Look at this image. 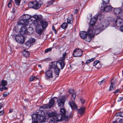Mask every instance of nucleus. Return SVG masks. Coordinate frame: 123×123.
<instances>
[{"instance_id": "obj_1", "label": "nucleus", "mask_w": 123, "mask_h": 123, "mask_svg": "<svg viewBox=\"0 0 123 123\" xmlns=\"http://www.w3.org/2000/svg\"><path fill=\"white\" fill-rule=\"evenodd\" d=\"M66 54V52H65L63 53V54L62 57L61 58V60H59V61L58 62H57L56 61L52 62L49 69L52 70V69H54L56 68H58L57 64H58L61 66V69H62L65 65L64 61L65 60Z\"/></svg>"}, {"instance_id": "obj_2", "label": "nucleus", "mask_w": 123, "mask_h": 123, "mask_svg": "<svg viewBox=\"0 0 123 123\" xmlns=\"http://www.w3.org/2000/svg\"><path fill=\"white\" fill-rule=\"evenodd\" d=\"M26 30L25 27H21L20 31V34L17 35L15 36V39L18 43L22 44L25 41V38L23 36L26 32Z\"/></svg>"}, {"instance_id": "obj_3", "label": "nucleus", "mask_w": 123, "mask_h": 123, "mask_svg": "<svg viewBox=\"0 0 123 123\" xmlns=\"http://www.w3.org/2000/svg\"><path fill=\"white\" fill-rule=\"evenodd\" d=\"M98 28V26H89L87 33L88 35H92V36H94V35H97L101 32V30L102 29V28Z\"/></svg>"}, {"instance_id": "obj_4", "label": "nucleus", "mask_w": 123, "mask_h": 123, "mask_svg": "<svg viewBox=\"0 0 123 123\" xmlns=\"http://www.w3.org/2000/svg\"><path fill=\"white\" fill-rule=\"evenodd\" d=\"M33 17L36 19L39 20L41 26L43 28H45L48 25V23L47 22L42 20L43 17L42 16L35 15L33 16Z\"/></svg>"}, {"instance_id": "obj_5", "label": "nucleus", "mask_w": 123, "mask_h": 123, "mask_svg": "<svg viewBox=\"0 0 123 123\" xmlns=\"http://www.w3.org/2000/svg\"><path fill=\"white\" fill-rule=\"evenodd\" d=\"M72 95L73 98L72 97L71 98V100L69 101L68 104L73 110H76L78 108L77 105L74 102L76 95L75 94H73Z\"/></svg>"}, {"instance_id": "obj_6", "label": "nucleus", "mask_w": 123, "mask_h": 123, "mask_svg": "<svg viewBox=\"0 0 123 123\" xmlns=\"http://www.w3.org/2000/svg\"><path fill=\"white\" fill-rule=\"evenodd\" d=\"M101 20L100 24L97 25V26L98 28L102 29L101 30V31L109 25L110 22L107 20L103 19H101Z\"/></svg>"}, {"instance_id": "obj_7", "label": "nucleus", "mask_w": 123, "mask_h": 123, "mask_svg": "<svg viewBox=\"0 0 123 123\" xmlns=\"http://www.w3.org/2000/svg\"><path fill=\"white\" fill-rule=\"evenodd\" d=\"M43 115V114H33L32 117H33L34 115H35L36 116H34V117H33L34 119L36 120V118L37 121H38L37 119H38L40 122L43 123L45 122L46 120V118Z\"/></svg>"}, {"instance_id": "obj_8", "label": "nucleus", "mask_w": 123, "mask_h": 123, "mask_svg": "<svg viewBox=\"0 0 123 123\" xmlns=\"http://www.w3.org/2000/svg\"><path fill=\"white\" fill-rule=\"evenodd\" d=\"M45 78L46 80H52L53 78L52 70L49 69L45 72Z\"/></svg>"}, {"instance_id": "obj_9", "label": "nucleus", "mask_w": 123, "mask_h": 123, "mask_svg": "<svg viewBox=\"0 0 123 123\" xmlns=\"http://www.w3.org/2000/svg\"><path fill=\"white\" fill-rule=\"evenodd\" d=\"M65 101V98L64 96L61 97L58 99L57 101L58 106L60 107H63Z\"/></svg>"}, {"instance_id": "obj_10", "label": "nucleus", "mask_w": 123, "mask_h": 123, "mask_svg": "<svg viewBox=\"0 0 123 123\" xmlns=\"http://www.w3.org/2000/svg\"><path fill=\"white\" fill-rule=\"evenodd\" d=\"M113 12L115 15L117 17H120L121 16L122 13V10L119 8H115L114 9Z\"/></svg>"}, {"instance_id": "obj_11", "label": "nucleus", "mask_w": 123, "mask_h": 123, "mask_svg": "<svg viewBox=\"0 0 123 123\" xmlns=\"http://www.w3.org/2000/svg\"><path fill=\"white\" fill-rule=\"evenodd\" d=\"M35 42V39L33 38H30L25 43L27 49H28L33 45L34 44Z\"/></svg>"}, {"instance_id": "obj_12", "label": "nucleus", "mask_w": 123, "mask_h": 123, "mask_svg": "<svg viewBox=\"0 0 123 123\" xmlns=\"http://www.w3.org/2000/svg\"><path fill=\"white\" fill-rule=\"evenodd\" d=\"M83 54L82 50L80 49H76L74 51L73 55L74 56L80 57Z\"/></svg>"}, {"instance_id": "obj_13", "label": "nucleus", "mask_w": 123, "mask_h": 123, "mask_svg": "<svg viewBox=\"0 0 123 123\" xmlns=\"http://www.w3.org/2000/svg\"><path fill=\"white\" fill-rule=\"evenodd\" d=\"M29 22L26 21L25 19L22 17L20 18V20L18 21V25H27L29 23Z\"/></svg>"}, {"instance_id": "obj_14", "label": "nucleus", "mask_w": 123, "mask_h": 123, "mask_svg": "<svg viewBox=\"0 0 123 123\" xmlns=\"http://www.w3.org/2000/svg\"><path fill=\"white\" fill-rule=\"evenodd\" d=\"M32 8L35 9H39L41 6V4L37 1H34L31 2Z\"/></svg>"}, {"instance_id": "obj_15", "label": "nucleus", "mask_w": 123, "mask_h": 123, "mask_svg": "<svg viewBox=\"0 0 123 123\" xmlns=\"http://www.w3.org/2000/svg\"><path fill=\"white\" fill-rule=\"evenodd\" d=\"M115 22L117 27H120L121 26L123 25V20L121 18H118L117 19Z\"/></svg>"}, {"instance_id": "obj_16", "label": "nucleus", "mask_w": 123, "mask_h": 123, "mask_svg": "<svg viewBox=\"0 0 123 123\" xmlns=\"http://www.w3.org/2000/svg\"><path fill=\"white\" fill-rule=\"evenodd\" d=\"M113 7L110 5L106 6L104 7L103 11L105 12H108L111 11Z\"/></svg>"}, {"instance_id": "obj_17", "label": "nucleus", "mask_w": 123, "mask_h": 123, "mask_svg": "<svg viewBox=\"0 0 123 123\" xmlns=\"http://www.w3.org/2000/svg\"><path fill=\"white\" fill-rule=\"evenodd\" d=\"M85 108L84 107H81L79 109L77 110V112L81 115L84 113L85 111Z\"/></svg>"}, {"instance_id": "obj_18", "label": "nucleus", "mask_w": 123, "mask_h": 123, "mask_svg": "<svg viewBox=\"0 0 123 123\" xmlns=\"http://www.w3.org/2000/svg\"><path fill=\"white\" fill-rule=\"evenodd\" d=\"M34 21L33 22V25L36 27V28H39L41 27V25H40V22L39 23V20H37Z\"/></svg>"}, {"instance_id": "obj_19", "label": "nucleus", "mask_w": 123, "mask_h": 123, "mask_svg": "<svg viewBox=\"0 0 123 123\" xmlns=\"http://www.w3.org/2000/svg\"><path fill=\"white\" fill-rule=\"evenodd\" d=\"M97 19L95 18H92L90 21L89 26H96L95 25H94L97 21Z\"/></svg>"}, {"instance_id": "obj_20", "label": "nucleus", "mask_w": 123, "mask_h": 123, "mask_svg": "<svg viewBox=\"0 0 123 123\" xmlns=\"http://www.w3.org/2000/svg\"><path fill=\"white\" fill-rule=\"evenodd\" d=\"M80 35L81 38L83 39H84L86 38L87 36V33L84 31L80 32Z\"/></svg>"}, {"instance_id": "obj_21", "label": "nucleus", "mask_w": 123, "mask_h": 123, "mask_svg": "<svg viewBox=\"0 0 123 123\" xmlns=\"http://www.w3.org/2000/svg\"><path fill=\"white\" fill-rule=\"evenodd\" d=\"M22 17L25 19L26 21H29L28 19H30L31 18L33 17V16H31L27 14H24L22 16Z\"/></svg>"}, {"instance_id": "obj_22", "label": "nucleus", "mask_w": 123, "mask_h": 123, "mask_svg": "<svg viewBox=\"0 0 123 123\" xmlns=\"http://www.w3.org/2000/svg\"><path fill=\"white\" fill-rule=\"evenodd\" d=\"M62 115L61 114H60L58 115H56L55 117V120L56 121H59L62 119Z\"/></svg>"}, {"instance_id": "obj_23", "label": "nucleus", "mask_w": 123, "mask_h": 123, "mask_svg": "<svg viewBox=\"0 0 123 123\" xmlns=\"http://www.w3.org/2000/svg\"><path fill=\"white\" fill-rule=\"evenodd\" d=\"M98 60H96L93 63V65L94 66H95L96 68H99L101 67V65L100 64Z\"/></svg>"}, {"instance_id": "obj_24", "label": "nucleus", "mask_w": 123, "mask_h": 123, "mask_svg": "<svg viewBox=\"0 0 123 123\" xmlns=\"http://www.w3.org/2000/svg\"><path fill=\"white\" fill-rule=\"evenodd\" d=\"M41 112L42 114V113H43L44 115V116L45 115L46 116V115H48L49 117H55V116L56 115V114L54 112L49 113L48 114H44L43 111H41Z\"/></svg>"}, {"instance_id": "obj_25", "label": "nucleus", "mask_w": 123, "mask_h": 123, "mask_svg": "<svg viewBox=\"0 0 123 123\" xmlns=\"http://www.w3.org/2000/svg\"><path fill=\"white\" fill-rule=\"evenodd\" d=\"M27 31L28 34L30 35L33 33V29L31 27H29L27 29Z\"/></svg>"}, {"instance_id": "obj_26", "label": "nucleus", "mask_w": 123, "mask_h": 123, "mask_svg": "<svg viewBox=\"0 0 123 123\" xmlns=\"http://www.w3.org/2000/svg\"><path fill=\"white\" fill-rule=\"evenodd\" d=\"M54 73L55 74V76L56 77H58L59 74V73L60 72V69L59 68H56L55 69H54Z\"/></svg>"}, {"instance_id": "obj_27", "label": "nucleus", "mask_w": 123, "mask_h": 123, "mask_svg": "<svg viewBox=\"0 0 123 123\" xmlns=\"http://www.w3.org/2000/svg\"><path fill=\"white\" fill-rule=\"evenodd\" d=\"M55 103V101L54 99L53 98L51 99L49 101V104L48 105L50 106V108L52 107Z\"/></svg>"}, {"instance_id": "obj_28", "label": "nucleus", "mask_w": 123, "mask_h": 123, "mask_svg": "<svg viewBox=\"0 0 123 123\" xmlns=\"http://www.w3.org/2000/svg\"><path fill=\"white\" fill-rule=\"evenodd\" d=\"M73 18L72 15L69 16L67 18V22L68 24H71L73 23Z\"/></svg>"}, {"instance_id": "obj_29", "label": "nucleus", "mask_w": 123, "mask_h": 123, "mask_svg": "<svg viewBox=\"0 0 123 123\" xmlns=\"http://www.w3.org/2000/svg\"><path fill=\"white\" fill-rule=\"evenodd\" d=\"M23 54L24 56L26 57L29 56L30 54L29 52L25 50L23 52Z\"/></svg>"}, {"instance_id": "obj_30", "label": "nucleus", "mask_w": 123, "mask_h": 123, "mask_svg": "<svg viewBox=\"0 0 123 123\" xmlns=\"http://www.w3.org/2000/svg\"><path fill=\"white\" fill-rule=\"evenodd\" d=\"M7 82L6 80H2L1 81V83L0 84V86H6L7 85Z\"/></svg>"}, {"instance_id": "obj_31", "label": "nucleus", "mask_w": 123, "mask_h": 123, "mask_svg": "<svg viewBox=\"0 0 123 123\" xmlns=\"http://www.w3.org/2000/svg\"><path fill=\"white\" fill-rule=\"evenodd\" d=\"M49 105H48L45 104L43 105L42 107H41V108H42L43 109H50V107Z\"/></svg>"}, {"instance_id": "obj_32", "label": "nucleus", "mask_w": 123, "mask_h": 123, "mask_svg": "<svg viewBox=\"0 0 123 123\" xmlns=\"http://www.w3.org/2000/svg\"><path fill=\"white\" fill-rule=\"evenodd\" d=\"M94 36H92V35H88V37H86V41L87 42H90L92 39V38Z\"/></svg>"}, {"instance_id": "obj_33", "label": "nucleus", "mask_w": 123, "mask_h": 123, "mask_svg": "<svg viewBox=\"0 0 123 123\" xmlns=\"http://www.w3.org/2000/svg\"><path fill=\"white\" fill-rule=\"evenodd\" d=\"M96 57H93L91 59L87 60L86 61V63L88 64L90 63L91 62L93 61L96 58Z\"/></svg>"}, {"instance_id": "obj_34", "label": "nucleus", "mask_w": 123, "mask_h": 123, "mask_svg": "<svg viewBox=\"0 0 123 123\" xmlns=\"http://www.w3.org/2000/svg\"><path fill=\"white\" fill-rule=\"evenodd\" d=\"M60 111L62 115H64L66 113V110L65 108H62L60 109Z\"/></svg>"}, {"instance_id": "obj_35", "label": "nucleus", "mask_w": 123, "mask_h": 123, "mask_svg": "<svg viewBox=\"0 0 123 123\" xmlns=\"http://www.w3.org/2000/svg\"><path fill=\"white\" fill-rule=\"evenodd\" d=\"M123 112L121 113L120 114L117 115V116H120L123 117ZM119 123H123V119H121L119 120Z\"/></svg>"}, {"instance_id": "obj_36", "label": "nucleus", "mask_w": 123, "mask_h": 123, "mask_svg": "<svg viewBox=\"0 0 123 123\" xmlns=\"http://www.w3.org/2000/svg\"><path fill=\"white\" fill-rule=\"evenodd\" d=\"M54 1V0H50L48 2V4L46 6V7H49L51 5H52L53 2Z\"/></svg>"}, {"instance_id": "obj_37", "label": "nucleus", "mask_w": 123, "mask_h": 123, "mask_svg": "<svg viewBox=\"0 0 123 123\" xmlns=\"http://www.w3.org/2000/svg\"><path fill=\"white\" fill-rule=\"evenodd\" d=\"M68 26V24L66 23H63L61 25V27L63 29H65L67 28Z\"/></svg>"}, {"instance_id": "obj_38", "label": "nucleus", "mask_w": 123, "mask_h": 123, "mask_svg": "<svg viewBox=\"0 0 123 123\" xmlns=\"http://www.w3.org/2000/svg\"><path fill=\"white\" fill-rule=\"evenodd\" d=\"M110 0H103L102 4L103 6H105L106 4H108Z\"/></svg>"}, {"instance_id": "obj_39", "label": "nucleus", "mask_w": 123, "mask_h": 123, "mask_svg": "<svg viewBox=\"0 0 123 123\" xmlns=\"http://www.w3.org/2000/svg\"><path fill=\"white\" fill-rule=\"evenodd\" d=\"M39 28H36V30L37 33L41 34L42 32V30L41 28L39 29Z\"/></svg>"}, {"instance_id": "obj_40", "label": "nucleus", "mask_w": 123, "mask_h": 123, "mask_svg": "<svg viewBox=\"0 0 123 123\" xmlns=\"http://www.w3.org/2000/svg\"><path fill=\"white\" fill-rule=\"evenodd\" d=\"M55 117H52L50 119L49 123H55Z\"/></svg>"}, {"instance_id": "obj_41", "label": "nucleus", "mask_w": 123, "mask_h": 123, "mask_svg": "<svg viewBox=\"0 0 123 123\" xmlns=\"http://www.w3.org/2000/svg\"><path fill=\"white\" fill-rule=\"evenodd\" d=\"M37 79V78L36 77V76H31L30 77L29 79V81L30 82H32L35 79Z\"/></svg>"}, {"instance_id": "obj_42", "label": "nucleus", "mask_w": 123, "mask_h": 123, "mask_svg": "<svg viewBox=\"0 0 123 123\" xmlns=\"http://www.w3.org/2000/svg\"><path fill=\"white\" fill-rule=\"evenodd\" d=\"M36 116L35 115H34L33 116V117H32V121L33 122H32V123H38V121H37V119H36V120L34 119V118H33L34 116Z\"/></svg>"}, {"instance_id": "obj_43", "label": "nucleus", "mask_w": 123, "mask_h": 123, "mask_svg": "<svg viewBox=\"0 0 123 123\" xmlns=\"http://www.w3.org/2000/svg\"><path fill=\"white\" fill-rule=\"evenodd\" d=\"M3 87H1L0 88V91H2L3 90H7L8 89V88L5 86H3Z\"/></svg>"}, {"instance_id": "obj_44", "label": "nucleus", "mask_w": 123, "mask_h": 123, "mask_svg": "<svg viewBox=\"0 0 123 123\" xmlns=\"http://www.w3.org/2000/svg\"><path fill=\"white\" fill-rule=\"evenodd\" d=\"M69 92L70 93L72 94L71 98L72 97V98H73L72 97V95L73 94H75L74 92V90L73 89H70L69 90Z\"/></svg>"}, {"instance_id": "obj_45", "label": "nucleus", "mask_w": 123, "mask_h": 123, "mask_svg": "<svg viewBox=\"0 0 123 123\" xmlns=\"http://www.w3.org/2000/svg\"><path fill=\"white\" fill-rule=\"evenodd\" d=\"M16 4L18 6L19 5L21 1V0H14Z\"/></svg>"}, {"instance_id": "obj_46", "label": "nucleus", "mask_w": 123, "mask_h": 123, "mask_svg": "<svg viewBox=\"0 0 123 123\" xmlns=\"http://www.w3.org/2000/svg\"><path fill=\"white\" fill-rule=\"evenodd\" d=\"M13 0H10V1L8 3V7H11L12 6V2Z\"/></svg>"}, {"instance_id": "obj_47", "label": "nucleus", "mask_w": 123, "mask_h": 123, "mask_svg": "<svg viewBox=\"0 0 123 123\" xmlns=\"http://www.w3.org/2000/svg\"><path fill=\"white\" fill-rule=\"evenodd\" d=\"M52 49V48L51 47L45 50V53H47L49 51H51Z\"/></svg>"}, {"instance_id": "obj_48", "label": "nucleus", "mask_w": 123, "mask_h": 123, "mask_svg": "<svg viewBox=\"0 0 123 123\" xmlns=\"http://www.w3.org/2000/svg\"><path fill=\"white\" fill-rule=\"evenodd\" d=\"M9 94L8 93H7L6 92H4L3 94V96L4 97H7Z\"/></svg>"}, {"instance_id": "obj_49", "label": "nucleus", "mask_w": 123, "mask_h": 123, "mask_svg": "<svg viewBox=\"0 0 123 123\" xmlns=\"http://www.w3.org/2000/svg\"><path fill=\"white\" fill-rule=\"evenodd\" d=\"M105 80H102L98 82V83L99 85H100L102 83L105 82Z\"/></svg>"}, {"instance_id": "obj_50", "label": "nucleus", "mask_w": 123, "mask_h": 123, "mask_svg": "<svg viewBox=\"0 0 123 123\" xmlns=\"http://www.w3.org/2000/svg\"><path fill=\"white\" fill-rule=\"evenodd\" d=\"M80 100L81 101V103L83 104L85 102V100L83 98H81L80 99Z\"/></svg>"}, {"instance_id": "obj_51", "label": "nucleus", "mask_w": 123, "mask_h": 123, "mask_svg": "<svg viewBox=\"0 0 123 123\" xmlns=\"http://www.w3.org/2000/svg\"><path fill=\"white\" fill-rule=\"evenodd\" d=\"M4 113V110L0 111V116H2Z\"/></svg>"}, {"instance_id": "obj_52", "label": "nucleus", "mask_w": 123, "mask_h": 123, "mask_svg": "<svg viewBox=\"0 0 123 123\" xmlns=\"http://www.w3.org/2000/svg\"><path fill=\"white\" fill-rule=\"evenodd\" d=\"M123 99V97H120L118 99L117 101L118 102L121 101Z\"/></svg>"}, {"instance_id": "obj_53", "label": "nucleus", "mask_w": 123, "mask_h": 123, "mask_svg": "<svg viewBox=\"0 0 123 123\" xmlns=\"http://www.w3.org/2000/svg\"><path fill=\"white\" fill-rule=\"evenodd\" d=\"M52 28L53 30L55 31V33L56 34V33L57 32V31L54 26H52Z\"/></svg>"}, {"instance_id": "obj_54", "label": "nucleus", "mask_w": 123, "mask_h": 123, "mask_svg": "<svg viewBox=\"0 0 123 123\" xmlns=\"http://www.w3.org/2000/svg\"><path fill=\"white\" fill-rule=\"evenodd\" d=\"M115 87H112V88H111V87H110V89L109 90V91L110 90H111L113 89H115Z\"/></svg>"}, {"instance_id": "obj_55", "label": "nucleus", "mask_w": 123, "mask_h": 123, "mask_svg": "<svg viewBox=\"0 0 123 123\" xmlns=\"http://www.w3.org/2000/svg\"><path fill=\"white\" fill-rule=\"evenodd\" d=\"M120 30L121 31L123 32V25L121 26L120 27Z\"/></svg>"}, {"instance_id": "obj_56", "label": "nucleus", "mask_w": 123, "mask_h": 123, "mask_svg": "<svg viewBox=\"0 0 123 123\" xmlns=\"http://www.w3.org/2000/svg\"><path fill=\"white\" fill-rule=\"evenodd\" d=\"M120 91V90L119 89H117L116 90V91H115L114 92H113V93H116L118 92H119Z\"/></svg>"}, {"instance_id": "obj_57", "label": "nucleus", "mask_w": 123, "mask_h": 123, "mask_svg": "<svg viewBox=\"0 0 123 123\" xmlns=\"http://www.w3.org/2000/svg\"><path fill=\"white\" fill-rule=\"evenodd\" d=\"M113 84L112 82L111 81V84L110 85V87H111V88H112V87H113Z\"/></svg>"}, {"instance_id": "obj_58", "label": "nucleus", "mask_w": 123, "mask_h": 123, "mask_svg": "<svg viewBox=\"0 0 123 123\" xmlns=\"http://www.w3.org/2000/svg\"><path fill=\"white\" fill-rule=\"evenodd\" d=\"M2 107V104L1 103H0V109Z\"/></svg>"}, {"instance_id": "obj_59", "label": "nucleus", "mask_w": 123, "mask_h": 123, "mask_svg": "<svg viewBox=\"0 0 123 123\" xmlns=\"http://www.w3.org/2000/svg\"><path fill=\"white\" fill-rule=\"evenodd\" d=\"M13 110L12 109H10L9 110V113H11L12 112Z\"/></svg>"}, {"instance_id": "obj_60", "label": "nucleus", "mask_w": 123, "mask_h": 123, "mask_svg": "<svg viewBox=\"0 0 123 123\" xmlns=\"http://www.w3.org/2000/svg\"><path fill=\"white\" fill-rule=\"evenodd\" d=\"M119 53V52H114V54L115 55V54H118Z\"/></svg>"}, {"instance_id": "obj_61", "label": "nucleus", "mask_w": 123, "mask_h": 123, "mask_svg": "<svg viewBox=\"0 0 123 123\" xmlns=\"http://www.w3.org/2000/svg\"><path fill=\"white\" fill-rule=\"evenodd\" d=\"M73 115V113H71L70 114V117H72Z\"/></svg>"}, {"instance_id": "obj_62", "label": "nucleus", "mask_w": 123, "mask_h": 123, "mask_svg": "<svg viewBox=\"0 0 123 123\" xmlns=\"http://www.w3.org/2000/svg\"><path fill=\"white\" fill-rule=\"evenodd\" d=\"M38 67H40L41 68V66H40V65H38Z\"/></svg>"}, {"instance_id": "obj_63", "label": "nucleus", "mask_w": 123, "mask_h": 123, "mask_svg": "<svg viewBox=\"0 0 123 123\" xmlns=\"http://www.w3.org/2000/svg\"><path fill=\"white\" fill-rule=\"evenodd\" d=\"M122 74H123V70L122 71Z\"/></svg>"}, {"instance_id": "obj_64", "label": "nucleus", "mask_w": 123, "mask_h": 123, "mask_svg": "<svg viewBox=\"0 0 123 123\" xmlns=\"http://www.w3.org/2000/svg\"><path fill=\"white\" fill-rule=\"evenodd\" d=\"M122 6H123V3H122Z\"/></svg>"}]
</instances>
